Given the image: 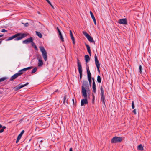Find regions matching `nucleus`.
<instances>
[{"label": "nucleus", "instance_id": "f257e3e1", "mask_svg": "<svg viewBox=\"0 0 151 151\" xmlns=\"http://www.w3.org/2000/svg\"><path fill=\"white\" fill-rule=\"evenodd\" d=\"M29 35V33H17L12 36L8 37L6 40V41H9L13 39H14V40H15L18 41L25 37Z\"/></svg>", "mask_w": 151, "mask_h": 151}, {"label": "nucleus", "instance_id": "f03ea898", "mask_svg": "<svg viewBox=\"0 0 151 151\" xmlns=\"http://www.w3.org/2000/svg\"><path fill=\"white\" fill-rule=\"evenodd\" d=\"M81 88L82 96H83L86 97L87 91L89 90V85L88 82L87 81H83Z\"/></svg>", "mask_w": 151, "mask_h": 151}, {"label": "nucleus", "instance_id": "7ed1b4c3", "mask_svg": "<svg viewBox=\"0 0 151 151\" xmlns=\"http://www.w3.org/2000/svg\"><path fill=\"white\" fill-rule=\"evenodd\" d=\"M122 139H123L122 137L115 136L112 139L111 142L112 143H116L121 142L122 140Z\"/></svg>", "mask_w": 151, "mask_h": 151}, {"label": "nucleus", "instance_id": "20e7f679", "mask_svg": "<svg viewBox=\"0 0 151 151\" xmlns=\"http://www.w3.org/2000/svg\"><path fill=\"white\" fill-rule=\"evenodd\" d=\"M40 50L42 53V55L45 61H46L47 60V53L44 48L42 46L39 47Z\"/></svg>", "mask_w": 151, "mask_h": 151}, {"label": "nucleus", "instance_id": "39448f33", "mask_svg": "<svg viewBox=\"0 0 151 151\" xmlns=\"http://www.w3.org/2000/svg\"><path fill=\"white\" fill-rule=\"evenodd\" d=\"M77 64L78 67V70L80 74V78L81 79L82 78V67L79 60L77 59Z\"/></svg>", "mask_w": 151, "mask_h": 151}, {"label": "nucleus", "instance_id": "423d86ee", "mask_svg": "<svg viewBox=\"0 0 151 151\" xmlns=\"http://www.w3.org/2000/svg\"><path fill=\"white\" fill-rule=\"evenodd\" d=\"M100 90L101 91V100L102 103L105 104V96H104V91L102 86L100 87Z\"/></svg>", "mask_w": 151, "mask_h": 151}, {"label": "nucleus", "instance_id": "0eeeda50", "mask_svg": "<svg viewBox=\"0 0 151 151\" xmlns=\"http://www.w3.org/2000/svg\"><path fill=\"white\" fill-rule=\"evenodd\" d=\"M83 33L90 42H93L95 44V42L93 40V38L90 36L86 32H83Z\"/></svg>", "mask_w": 151, "mask_h": 151}, {"label": "nucleus", "instance_id": "6e6552de", "mask_svg": "<svg viewBox=\"0 0 151 151\" xmlns=\"http://www.w3.org/2000/svg\"><path fill=\"white\" fill-rule=\"evenodd\" d=\"M94 58L95 64L96 66L98 71L99 73L100 72V70H99V68H100V64L99 61V60L98 59L97 57L96 54H95Z\"/></svg>", "mask_w": 151, "mask_h": 151}, {"label": "nucleus", "instance_id": "1a4fd4ad", "mask_svg": "<svg viewBox=\"0 0 151 151\" xmlns=\"http://www.w3.org/2000/svg\"><path fill=\"white\" fill-rule=\"evenodd\" d=\"M29 84V83L28 82H27L26 84L23 85H21V84H20L14 87L13 89L14 90L16 91L28 85Z\"/></svg>", "mask_w": 151, "mask_h": 151}, {"label": "nucleus", "instance_id": "9d476101", "mask_svg": "<svg viewBox=\"0 0 151 151\" xmlns=\"http://www.w3.org/2000/svg\"><path fill=\"white\" fill-rule=\"evenodd\" d=\"M23 74V73H17L14 74L13 76H12L10 79V81H12L14 80L17 77L20 76L22 74Z\"/></svg>", "mask_w": 151, "mask_h": 151}, {"label": "nucleus", "instance_id": "9b49d317", "mask_svg": "<svg viewBox=\"0 0 151 151\" xmlns=\"http://www.w3.org/2000/svg\"><path fill=\"white\" fill-rule=\"evenodd\" d=\"M33 41V38L32 37L29 38H27L22 41V43L23 44H27L29 43H31Z\"/></svg>", "mask_w": 151, "mask_h": 151}, {"label": "nucleus", "instance_id": "f8f14e48", "mask_svg": "<svg viewBox=\"0 0 151 151\" xmlns=\"http://www.w3.org/2000/svg\"><path fill=\"white\" fill-rule=\"evenodd\" d=\"M85 99H82L81 101V105L83 106L85 104H88V102L87 100V94H86V96H84Z\"/></svg>", "mask_w": 151, "mask_h": 151}, {"label": "nucleus", "instance_id": "ddd939ff", "mask_svg": "<svg viewBox=\"0 0 151 151\" xmlns=\"http://www.w3.org/2000/svg\"><path fill=\"white\" fill-rule=\"evenodd\" d=\"M118 22L120 24H127V19L126 18L120 19Z\"/></svg>", "mask_w": 151, "mask_h": 151}, {"label": "nucleus", "instance_id": "4468645a", "mask_svg": "<svg viewBox=\"0 0 151 151\" xmlns=\"http://www.w3.org/2000/svg\"><path fill=\"white\" fill-rule=\"evenodd\" d=\"M85 46L87 47V51L88 52V53L89 54V55L91 56V52L90 47L86 43H85Z\"/></svg>", "mask_w": 151, "mask_h": 151}, {"label": "nucleus", "instance_id": "2eb2a0df", "mask_svg": "<svg viewBox=\"0 0 151 151\" xmlns=\"http://www.w3.org/2000/svg\"><path fill=\"white\" fill-rule=\"evenodd\" d=\"M70 37H71V39L73 41V44L74 45L75 44V39L74 37L73 36L71 30H70Z\"/></svg>", "mask_w": 151, "mask_h": 151}, {"label": "nucleus", "instance_id": "dca6fc26", "mask_svg": "<svg viewBox=\"0 0 151 151\" xmlns=\"http://www.w3.org/2000/svg\"><path fill=\"white\" fill-rule=\"evenodd\" d=\"M59 33V36L60 38L61 39V41L63 42L64 41V39L63 37L62 33L60 30L59 29H57Z\"/></svg>", "mask_w": 151, "mask_h": 151}, {"label": "nucleus", "instance_id": "f3484780", "mask_svg": "<svg viewBox=\"0 0 151 151\" xmlns=\"http://www.w3.org/2000/svg\"><path fill=\"white\" fill-rule=\"evenodd\" d=\"M67 97L66 95H65L63 99V104L67 105V104H68V99H66Z\"/></svg>", "mask_w": 151, "mask_h": 151}, {"label": "nucleus", "instance_id": "a211bd4d", "mask_svg": "<svg viewBox=\"0 0 151 151\" xmlns=\"http://www.w3.org/2000/svg\"><path fill=\"white\" fill-rule=\"evenodd\" d=\"M38 66H42L43 63V62L40 59H38Z\"/></svg>", "mask_w": 151, "mask_h": 151}, {"label": "nucleus", "instance_id": "6ab92c4d", "mask_svg": "<svg viewBox=\"0 0 151 151\" xmlns=\"http://www.w3.org/2000/svg\"><path fill=\"white\" fill-rule=\"evenodd\" d=\"M85 59L86 63L88 62L90 60V57L88 55H86L85 56Z\"/></svg>", "mask_w": 151, "mask_h": 151}, {"label": "nucleus", "instance_id": "aec40b11", "mask_svg": "<svg viewBox=\"0 0 151 151\" xmlns=\"http://www.w3.org/2000/svg\"><path fill=\"white\" fill-rule=\"evenodd\" d=\"M137 149L140 151H142L143 149V147L142 144L139 145L137 147Z\"/></svg>", "mask_w": 151, "mask_h": 151}, {"label": "nucleus", "instance_id": "412c9836", "mask_svg": "<svg viewBox=\"0 0 151 151\" xmlns=\"http://www.w3.org/2000/svg\"><path fill=\"white\" fill-rule=\"evenodd\" d=\"M92 89L93 92L96 93V86L95 84H93Z\"/></svg>", "mask_w": 151, "mask_h": 151}, {"label": "nucleus", "instance_id": "4be33fe9", "mask_svg": "<svg viewBox=\"0 0 151 151\" xmlns=\"http://www.w3.org/2000/svg\"><path fill=\"white\" fill-rule=\"evenodd\" d=\"M35 32L36 35L40 38H41L42 37V35L40 33L37 31H36Z\"/></svg>", "mask_w": 151, "mask_h": 151}, {"label": "nucleus", "instance_id": "5701e85b", "mask_svg": "<svg viewBox=\"0 0 151 151\" xmlns=\"http://www.w3.org/2000/svg\"><path fill=\"white\" fill-rule=\"evenodd\" d=\"M97 82L98 83H101V77L100 76L98 75L97 76Z\"/></svg>", "mask_w": 151, "mask_h": 151}, {"label": "nucleus", "instance_id": "b1692460", "mask_svg": "<svg viewBox=\"0 0 151 151\" xmlns=\"http://www.w3.org/2000/svg\"><path fill=\"white\" fill-rule=\"evenodd\" d=\"M31 45H32V46L35 49L37 50V48L36 45L33 42V41H32V42H31Z\"/></svg>", "mask_w": 151, "mask_h": 151}, {"label": "nucleus", "instance_id": "393cba45", "mask_svg": "<svg viewBox=\"0 0 151 151\" xmlns=\"http://www.w3.org/2000/svg\"><path fill=\"white\" fill-rule=\"evenodd\" d=\"M88 78H91V74L90 71H87Z\"/></svg>", "mask_w": 151, "mask_h": 151}, {"label": "nucleus", "instance_id": "a878e982", "mask_svg": "<svg viewBox=\"0 0 151 151\" xmlns=\"http://www.w3.org/2000/svg\"><path fill=\"white\" fill-rule=\"evenodd\" d=\"M37 70V68L36 67H35L32 70L31 72V73L33 74L35 73Z\"/></svg>", "mask_w": 151, "mask_h": 151}, {"label": "nucleus", "instance_id": "bb28decb", "mask_svg": "<svg viewBox=\"0 0 151 151\" xmlns=\"http://www.w3.org/2000/svg\"><path fill=\"white\" fill-rule=\"evenodd\" d=\"M22 24H24V27H25L28 26L29 25V23L27 22H26V23H24V22H22Z\"/></svg>", "mask_w": 151, "mask_h": 151}, {"label": "nucleus", "instance_id": "cd10ccee", "mask_svg": "<svg viewBox=\"0 0 151 151\" xmlns=\"http://www.w3.org/2000/svg\"><path fill=\"white\" fill-rule=\"evenodd\" d=\"M47 2L49 4L50 6H51V7L53 9H54V7L52 5L51 3L50 2L49 0H46Z\"/></svg>", "mask_w": 151, "mask_h": 151}, {"label": "nucleus", "instance_id": "c85d7f7f", "mask_svg": "<svg viewBox=\"0 0 151 151\" xmlns=\"http://www.w3.org/2000/svg\"><path fill=\"white\" fill-rule=\"evenodd\" d=\"M21 138V137L19 136V135L18 136L16 142V143H17L19 141V140Z\"/></svg>", "mask_w": 151, "mask_h": 151}, {"label": "nucleus", "instance_id": "c756f323", "mask_svg": "<svg viewBox=\"0 0 151 151\" xmlns=\"http://www.w3.org/2000/svg\"><path fill=\"white\" fill-rule=\"evenodd\" d=\"M90 14H91V16L92 18L93 19H94V18H95V17H94V16L93 13L91 11H90Z\"/></svg>", "mask_w": 151, "mask_h": 151}, {"label": "nucleus", "instance_id": "7c9ffc66", "mask_svg": "<svg viewBox=\"0 0 151 151\" xmlns=\"http://www.w3.org/2000/svg\"><path fill=\"white\" fill-rule=\"evenodd\" d=\"M90 86H91L92 83V78H88Z\"/></svg>", "mask_w": 151, "mask_h": 151}, {"label": "nucleus", "instance_id": "2f4dec72", "mask_svg": "<svg viewBox=\"0 0 151 151\" xmlns=\"http://www.w3.org/2000/svg\"><path fill=\"white\" fill-rule=\"evenodd\" d=\"M6 79V77H3L0 79V82L3 81Z\"/></svg>", "mask_w": 151, "mask_h": 151}, {"label": "nucleus", "instance_id": "473e14b6", "mask_svg": "<svg viewBox=\"0 0 151 151\" xmlns=\"http://www.w3.org/2000/svg\"><path fill=\"white\" fill-rule=\"evenodd\" d=\"M6 128V127L5 126H3V128L1 129L0 130V133H2L4 131V129Z\"/></svg>", "mask_w": 151, "mask_h": 151}, {"label": "nucleus", "instance_id": "72a5a7b5", "mask_svg": "<svg viewBox=\"0 0 151 151\" xmlns=\"http://www.w3.org/2000/svg\"><path fill=\"white\" fill-rule=\"evenodd\" d=\"M132 107L133 109H134V108H135V106H134V101H132Z\"/></svg>", "mask_w": 151, "mask_h": 151}, {"label": "nucleus", "instance_id": "f704fd0d", "mask_svg": "<svg viewBox=\"0 0 151 151\" xmlns=\"http://www.w3.org/2000/svg\"><path fill=\"white\" fill-rule=\"evenodd\" d=\"M142 67L141 65H140L139 67V71L141 74L142 73Z\"/></svg>", "mask_w": 151, "mask_h": 151}, {"label": "nucleus", "instance_id": "c9c22d12", "mask_svg": "<svg viewBox=\"0 0 151 151\" xmlns=\"http://www.w3.org/2000/svg\"><path fill=\"white\" fill-rule=\"evenodd\" d=\"M25 71V70H24V69L23 68L22 69H21V70H20L18 72V73H23L22 72V71Z\"/></svg>", "mask_w": 151, "mask_h": 151}, {"label": "nucleus", "instance_id": "e433bc0d", "mask_svg": "<svg viewBox=\"0 0 151 151\" xmlns=\"http://www.w3.org/2000/svg\"><path fill=\"white\" fill-rule=\"evenodd\" d=\"M86 70L87 71H90L88 65L86 64Z\"/></svg>", "mask_w": 151, "mask_h": 151}, {"label": "nucleus", "instance_id": "4c0bfd02", "mask_svg": "<svg viewBox=\"0 0 151 151\" xmlns=\"http://www.w3.org/2000/svg\"><path fill=\"white\" fill-rule=\"evenodd\" d=\"M92 81H93V84H95V81H94V78H92Z\"/></svg>", "mask_w": 151, "mask_h": 151}, {"label": "nucleus", "instance_id": "58836bf2", "mask_svg": "<svg viewBox=\"0 0 151 151\" xmlns=\"http://www.w3.org/2000/svg\"><path fill=\"white\" fill-rule=\"evenodd\" d=\"M133 112L135 114H136V109H134L133 111Z\"/></svg>", "mask_w": 151, "mask_h": 151}, {"label": "nucleus", "instance_id": "ea45409f", "mask_svg": "<svg viewBox=\"0 0 151 151\" xmlns=\"http://www.w3.org/2000/svg\"><path fill=\"white\" fill-rule=\"evenodd\" d=\"M1 32H7V30H6L4 29H3L1 30Z\"/></svg>", "mask_w": 151, "mask_h": 151}, {"label": "nucleus", "instance_id": "a19ab883", "mask_svg": "<svg viewBox=\"0 0 151 151\" xmlns=\"http://www.w3.org/2000/svg\"><path fill=\"white\" fill-rule=\"evenodd\" d=\"M28 70L30 69L33 68V67L32 66H30L28 67H27Z\"/></svg>", "mask_w": 151, "mask_h": 151}, {"label": "nucleus", "instance_id": "79ce46f5", "mask_svg": "<svg viewBox=\"0 0 151 151\" xmlns=\"http://www.w3.org/2000/svg\"><path fill=\"white\" fill-rule=\"evenodd\" d=\"M93 19V22H94V23H95V24H96V20L95 18H94V19Z\"/></svg>", "mask_w": 151, "mask_h": 151}, {"label": "nucleus", "instance_id": "37998d69", "mask_svg": "<svg viewBox=\"0 0 151 151\" xmlns=\"http://www.w3.org/2000/svg\"><path fill=\"white\" fill-rule=\"evenodd\" d=\"M92 96H93V97L92 101H93L94 100L95 97H94V96L93 94H92Z\"/></svg>", "mask_w": 151, "mask_h": 151}, {"label": "nucleus", "instance_id": "c03bdc74", "mask_svg": "<svg viewBox=\"0 0 151 151\" xmlns=\"http://www.w3.org/2000/svg\"><path fill=\"white\" fill-rule=\"evenodd\" d=\"M24 130H23L20 133V134H21L22 135H23V134L24 132Z\"/></svg>", "mask_w": 151, "mask_h": 151}, {"label": "nucleus", "instance_id": "a18cd8bd", "mask_svg": "<svg viewBox=\"0 0 151 151\" xmlns=\"http://www.w3.org/2000/svg\"><path fill=\"white\" fill-rule=\"evenodd\" d=\"M72 100V101L73 102V104L74 105L75 104H74V99H73Z\"/></svg>", "mask_w": 151, "mask_h": 151}, {"label": "nucleus", "instance_id": "49530a36", "mask_svg": "<svg viewBox=\"0 0 151 151\" xmlns=\"http://www.w3.org/2000/svg\"><path fill=\"white\" fill-rule=\"evenodd\" d=\"M24 69L25 70V71H26L27 70H28L27 68H24Z\"/></svg>", "mask_w": 151, "mask_h": 151}, {"label": "nucleus", "instance_id": "de8ad7c7", "mask_svg": "<svg viewBox=\"0 0 151 151\" xmlns=\"http://www.w3.org/2000/svg\"><path fill=\"white\" fill-rule=\"evenodd\" d=\"M69 151H73V150H72V148H70L69 149Z\"/></svg>", "mask_w": 151, "mask_h": 151}, {"label": "nucleus", "instance_id": "09e8293b", "mask_svg": "<svg viewBox=\"0 0 151 151\" xmlns=\"http://www.w3.org/2000/svg\"><path fill=\"white\" fill-rule=\"evenodd\" d=\"M37 57L39 58H41V55H38V56H37Z\"/></svg>", "mask_w": 151, "mask_h": 151}, {"label": "nucleus", "instance_id": "8fccbe9b", "mask_svg": "<svg viewBox=\"0 0 151 151\" xmlns=\"http://www.w3.org/2000/svg\"><path fill=\"white\" fill-rule=\"evenodd\" d=\"M3 128V126L2 125L0 124V128Z\"/></svg>", "mask_w": 151, "mask_h": 151}, {"label": "nucleus", "instance_id": "3c124183", "mask_svg": "<svg viewBox=\"0 0 151 151\" xmlns=\"http://www.w3.org/2000/svg\"><path fill=\"white\" fill-rule=\"evenodd\" d=\"M3 36H4V35L3 34H2V35H0V37H3Z\"/></svg>", "mask_w": 151, "mask_h": 151}, {"label": "nucleus", "instance_id": "603ef678", "mask_svg": "<svg viewBox=\"0 0 151 151\" xmlns=\"http://www.w3.org/2000/svg\"><path fill=\"white\" fill-rule=\"evenodd\" d=\"M18 135H19V136L21 137H22V134H19Z\"/></svg>", "mask_w": 151, "mask_h": 151}, {"label": "nucleus", "instance_id": "864d4df0", "mask_svg": "<svg viewBox=\"0 0 151 151\" xmlns=\"http://www.w3.org/2000/svg\"><path fill=\"white\" fill-rule=\"evenodd\" d=\"M58 90H56V91H55V92H58Z\"/></svg>", "mask_w": 151, "mask_h": 151}, {"label": "nucleus", "instance_id": "5fc2aeb1", "mask_svg": "<svg viewBox=\"0 0 151 151\" xmlns=\"http://www.w3.org/2000/svg\"><path fill=\"white\" fill-rule=\"evenodd\" d=\"M23 118H22L21 120H20V121H22V120H23Z\"/></svg>", "mask_w": 151, "mask_h": 151}, {"label": "nucleus", "instance_id": "6e6d98bb", "mask_svg": "<svg viewBox=\"0 0 151 151\" xmlns=\"http://www.w3.org/2000/svg\"><path fill=\"white\" fill-rule=\"evenodd\" d=\"M1 42H2V41L1 40L0 41V44L1 43Z\"/></svg>", "mask_w": 151, "mask_h": 151}, {"label": "nucleus", "instance_id": "4d7b16f0", "mask_svg": "<svg viewBox=\"0 0 151 151\" xmlns=\"http://www.w3.org/2000/svg\"><path fill=\"white\" fill-rule=\"evenodd\" d=\"M0 93H1V94H2V92H0Z\"/></svg>", "mask_w": 151, "mask_h": 151}, {"label": "nucleus", "instance_id": "13d9d810", "mask_svg": "<svg viewBox=\"0 0 151 151\" xmlns=\"http://www.w3.org/2000/svg\"><path fill=\"white\" fill-rule=\"evenodd\" d=\"M42 142V140H41V142Z\"/></svg>", "mask_w": 151, "mask_h": 151}]
</instances>
